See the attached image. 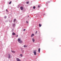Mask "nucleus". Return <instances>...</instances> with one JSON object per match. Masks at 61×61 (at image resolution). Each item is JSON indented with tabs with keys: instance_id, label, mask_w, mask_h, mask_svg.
Listing matches in <instances>:
<instances>
[{
	"instance_id": "obj_2",
	"label": "nucleus",
	"mask_w": 61,
	"mask_h": 61,
	"mask_svg": "<svg viewBox=\"0 0 61 61\" xmlns=\"http://www.w3.org/2000/svg\"><path fill=\"white\" fill-rule=\"evenodd\" d=\"M16 60L17 61H21L18 58H17Z\"/></svg>"
},
{
	"instance_id": "obj_24",
	"label": "nucleus",
	"mask_w": 61,
	"mask_h": 61,
	"mask_svg": "<svg viewBox=\"0 0 61 61\" xmlns=\"http://www.w3.org/2000/svg\"><path fill=\"white\" fill-rule=\"evenodd\" d=\"M18 35H17V36H16V37H18Z\"/></svg>"
},
{
	"instance_id": "obj_21",
	"label": "nucleus",
	"mask_w": 61,
	"mask_h": 61,
	"mask_svg": "<svg viewBox=\"0 0 61 61\" xmlns=\"http://www.w3.org/2000/svg\"><path fill=\"white\" fill-rule=\"evenodd\" d=\"M4 18H6V16H5L4 17Z\"/></svg>"
},
{
	"instance_id": "obj_7",
	"label": "nucleus",
	"mask_w": 61,
	"mask_h": 61,
	"mask_svg": "<svg viewBox=\"0 0 61 61\" xmlns=\"http://www.w3.org/2000/svg\"><path fill=\"white\" fill-rule=\"evenodd\" d=\"M35 36L34 34H32L31 35V37H33V36Z\"/></svg>"
},
{
	"instance_id": "obj_12",
	"label": "nucleus",
	"mask_w": 61,
	"mask_h": 61,
	"mask_svg": "<svg viewBox=\"0 0 61 61\" xmlns=\"http://www.w3.org/2000/svg\"><path fill=\"white\" fill-rule=\"evenodd\" d=\"M42 26V25L41 24H39V27H41Z\"/></svg>"
},
{
	"instance_id": "obj_8",
	"label": "nucleus",
	"mask_w": 61,
	"mask_h": 61,
	"mask_svg": "<svg viewBox=\"0 0 61 61\" xmlns=\"http://www.w3.org/2000/svg\"><path fill=\"white\" fill-rule=\"evenodd\" d=\"M12 35H13V36H14V35H15V32H13L12 33Z\"/></svg>"
},
{
	"instance_id": "obj_26",
	"label": "nucleus",
	"mask_w": 61,
	"mask_h": 61,
	"mask_svg": "<svg viewBox=\"0 0 61 61\" xmlns=\"http://www.w3.org/2000/svg\"><path fill=\"white\" fill-rule=\"evenodd\" d=\"M28 17H29V15L28 16Z\"/></svg>"
},
{
	"instance_id": "obj_4",
	"label": "nucleus",
	"mask_w": 61,
	"mask_h": 61,
	"mask_svg": "<svg viewBox=\"0 0 61 61\" xmlns=\"http://www.w3.org/2000/svg\"><path fill=\"white\" fill-rule=\"evenodd\" d=\"M20 9L21 10H23V7H20Z\"/></svg>"
},
{
	"instance_id": "obj_1",
	"label": "nucleus",
	"mask_w": 61,
	"mask_h": 61,
	"mask_svg": "<svg viewBox=\"0 0 61 61\" xmlns=\"http://www.w3.org/2000/svg\"><path fill=\"white\" fill-rule=\"evenodd\" d=\"M18 41L19 43H23V41L21 40L20 38H19L18 39Z\"/></svg>"
},
{
	"instance_id": "obj_19",
	"label": "nucleus",
	"mask_w": 61,
	"mask_h": 61,
	"mask_svg": "<svg viewBox=\"0 0 61 61\" xmlns=\"http://www.w3.org/2000/svg\"><path fill=\"white\" fill-rule=\"evenodd\" d=\"M38 7H40V6H39V5H38Z\"/></svg>"
},
{
	"instance_id": "obj_18",
	"label": "nucleus",
	"mask_w": 61,
	"mask_h": 61,
	"mask_svg": "<svg viewBox=\"0 0 61 61\" xmlns=\"http://www.w3.org/2000/svg\"><path fill=\"white\" fill-rule=\"evenodd\" d=\"M33 9H35V6H34L33 7Z\"/></svg>"
},
{
	"instance_id": "obj_20",
	"label": "nucleus",
	"mask_w": 61,
	"mask_h": 61,
	"mask_svg": "<svg viewBox=\"0 0 61 61\" xmlns=\"http://www.w3.org/2000/svg\"><path fill=\"white\" fill-rule=\"evenodd\" d=\"M6 11H7V12H8V10H7V9H6Z\"/></svg>"
},
{
	"instance_id": "obj_6",
	"label": "nucleus",
	"mask_w": 61,
	"mask_h": 61,
	"mask_svg": "<svg viewBox=\"0 0 61 61\" xmlns=\"http://www.w3.org/2000/svg\"><path fill=\"white\" fill-rule=\"evenodd\" d=\"M8 55H9V57H8L9 58H11V56H10V55L9 54H8Z\"/></svg>"
},
{
	"instance_id": "obj_3",
	"label": "nucleus",
	"mask_w": 61,
	"mask_h": 61,
	"mask_svg": "<svg viewBox=\"0 0 61 61\" xmlns=\"http://www.w3.org/2000/svg\"><path fill=\"white\" fill-rule=\"evenodd\" d=\"M15 24H13L12 25V26L13 27H15Z\"/></svg>"
},
{
	"instance_id": "obj_16",
	"label": "nucleus",
	"mask_w": 61,
	"mask_h": 61,
	"mask_svg": "<svg viewBox=\"0 0 61 61\" xmlns=\"http://www.w3.org/2000/svg\"><path fill=\"white\" fill-rule=\"evenodd\" d=\"M12 2V1H10L9 3V4H11V3Z\"/></svg>"
},
{
	"instance_id": "obj_5",
	"label": "nucleus",
	"mask_w": 61,
	"mask_h": 61,
	"mask_svg": "<svg viewBox=\"0 0 61 61\" xmlns=\"http://www.w3.org/2000/svg\"><path fill=\"white\" fill-rule=\"evenodd\" d=\"M34 55L36 56V52L35 51V52H34Z\"/></svg>"
},
{
	"instance_id": "obj_22",
	"label": "nucleus",
	"mask_w": 61,
	"mask_h": 61,
	"mask_svg": "<svg viewBox=\"0 0 61 61\" xmlns=\"http://www.w3.org/2000/svg\"><path fill=\"white\" fill-rule=\"evenodd\" d=\"M23 31H25V29H24V30H23Z\"/></svg>"
},
{
	"instance_id": "obj_17",
	"label": "nucleus",
	"mask_w": 61,
	"mask_h": 61,
	"mask_svg": "<svg viewBox=\"0 0 61 61\" xmlns=\"http://www.w3.org/2000/svg\"><path fill=\"white\" fill-rule=\"evenodd\" d=\"M26 4H29V2L28 1V2H27Z\"/></svg>"
},
{
	"instance_id": "obj_23",
	"label": "nucleus",
	"mask_w": 61,
	"mask_h": 61,
	"mask_svg": "<svg viewBox=\"0 0 61 61\" xmlns=\"http://www.w3.org/2000/svg\"><path fill=\"white\" fill-rule=\"evenodd\" d=\"M37 31H36V34H37Z\"/></svg>"
},
{
	"instance_id": "obj_13",
	"label": "nucleus",
	"mask_w": 61,
	"mask_h": 61,
	"mask_svg": "<svg viewBox=\"0 0 61 61\" xmlns=\"http://www.w3.org/2000/svg\"><path fill=\"white\" fill-rule=\"evenodd\" d=\"M20 56H21V57H22V56H23V55L22 54H20Z\"/></svg>"
},
{
	"instance_id": "obj_9",
	"label": "nucleus",
	"mask_w": 61,
	"mask_h": 61,
	"mask_svg": "<svg viewBox=\"0 0 61 61\" xmlns=\"http://www.w3.org/2000/svg\"><path fill=\"white\" fill-rule=\"evenodd\" d=\"M38 51L40 53V48H39Z\"/></svg>"
},
{
	"instance_id": "obj_14",
	"label": "nucleus",
	"mask_w": 61,
	"mask_h": 61,
	"mask_svg": "<svg viewBox=\"0 0 61 61\" xmlns=\"http://www.w3.org/2000/svg\"><path fill=\"white\" fill-rule=\"evenodd\" d=\"M15 21H16V19H15L14 20V23L15 22Z\"/></svg>"
},
{
	"instance_id": "obj_10",
	"label": "nucleus",
	"mask_w": 61,
	"mask_h": 61,
	"mask_svg": "<svg viewBox=\"0 0 61 61\" xmlns=\"http://www.w3.org/2000/svg\"><path fill=\"white\" fill-rule=\"evenodd\" d=\"M11 52H12L13 53H15V51H11Z\"/></svg>"
},
{
	"instance_id": "obj_15",
	"label": "nucleus",
	"mask_w": 61,
	"mask_h": 61,
	"mask_svg": "<svg viewBox=\"0 0 61 61\" xmlns=\"http://www.w3.org/2000/svg\"><path fill=\"white\" fill-rule=\"evenodd\" d=\"M27 46H26L25 45H24V47H27Z\"/></svg>"
},
{
	"instance_id": "obj_11",
	"label": "nucleus",
	"mask_w": 61,
	"mask_h": 61,
	"mask_svg": "<svg viewBox=\"0 0 61 61\" xmlns=\"http://www.w3.org/2000/svg\"><path fill=\"white\" fill-rule=\"evenodd\" d=\"M32 41H33V42H35V39H34L33 38L32 39Z\"/></svg>"
},
{
	"instance_id": "obj_25",
	"label": "nucleus",
	"mask_w": 61,
	"mask_h": 61,
	"mask_svg": "<svg viewBox=\"0 0 61 61\" xmlns=\"http://www.w3.org/2000/svg\"><path fill=\"white\" fill-rule=\"evenodd\" d=\"M26 22L27 23H28V22L27 21H26Z\"/></svg>"
}]
</instances>
